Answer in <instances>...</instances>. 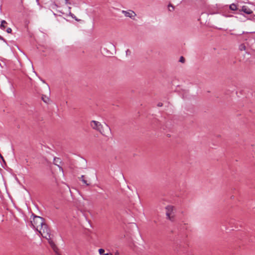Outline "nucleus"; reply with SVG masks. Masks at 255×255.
<instances>
[{"instance_id":"obj_16","label":"nucleus","mask_w":255,"mask_h":255,"mask_svg":"<svg viewBox=\"0 0 255 255\" xmlns=\"http://www.w3.org/2000/svg\"><path fill=\"white\" fill-rule=\"evenodd\" d=\"M12 31V30L10 28H8L6 29V32L8 33H10Z\"/></svg>"},{"instance_id":"obj_1","label":"nucleus","mask_w":255,"mask_h":255,"mask_svg":"<svg viewBox=\"0 0 255 255\" xmlns=\"http://www.w3.org/2000/svg\"><path fill=\"white\" fill-rule=\"evenodd\" d=\"M31 224L33 228L38 231L43 238L46 239H50V230L45 223L43 218L39 216H33Z\"/></svg>"},{"instance_id":"obj_20","label":"nucleus","mask_w":255,"mask_h":255,"mask_svg":"<svg viewBox=\"0 0 255 255\" xmlns=\"http://www.w3.org/2000/svg\"><path fill=\"white\" fill-rule=\"evenodd\" d=\"M0 39L4 41V38L0 35Z\"/></svg>"},{"instance_id":"obj_5","label":"nucleus","mask_w":255,"mask_h":255,"mask_svg":"<svg viewBox=\"0 0 255 255\" xmlns=\"http://www.w3.org/2000/svg\"><path fill=\"white\" fill-rule=\"evenodd\" d=\"M61 163V160H60V159L59 158L55 157L54 158L53 163L55 165L58 166L59 168V170L60 171H61L62 173H63V170L62 167L59 165V164H60Z\"/></svg>"},{"instance_id":"obj_12","label":"nucleus","mask_w":255,"mask_h":255,"mask_svg":"<svg viewBox=\"0 0 255 255\" xmlns=\"http://www.w3.org/2000/svg\"><path fill=\"white\" fill-rule=\"evenodd\" d=\"M84 175H82L81 178L82 179V180L84 184H86L87 185H89V184L87 183V181L84 179Z\"/></svg>"},{"instance_id":"obj_14","label":"nucleus","mask_w":255,"mask_h":255,"mask_svg":"<svg viewBox=\"0 0 255 255\" xmlns=\"http://www.w3.org/2000/svg\"><path fill=\"white\" fill-rule=\"evenodd\" d=\"M179 61L181 63H184L185 62V59L183 56L180 57Z\"/></svg>"},{"instance_id":"obj_19","label":"nucleus","mask_w":255,"mask_h":255,"mask_svg":"<svg viewBox=\"0 0 255 255\" xmlns=\"http://www.w3.org/2000/svg\"><path fill=\"white\" fill-rule=\"evenodd\" d=\"M103 255H112V254L111 253H105Z\"/></svg>"},{"instance_id":"obj_9","label":"nucleus","mask_w":255,"mask_h":255,"mask_svg":"<svg viewBox=\"0 0 255 255\" xmlns=\"http://www.w3.org/2000/svg\"><path fill=\"white\" fill-rule=\"evenodd\" d=\"M7 24V22L5 20H3L1 21V24H0V28L4 30L6 27V24Z\"/></svg>"},{"instance_id":"obj_15","label":"nucleus","mask_w":255,"mask_h":255,"mask_svg":"<svg viewBox=\"0 0 255 255\" xmlns=\"http://www.w3.org/2000/svg\"><path fill=\"white\" fill-rule=\"evenodd\" d=\"M70 14H71V16L72 18H74L76 21H79L80 20L78 19V18H77L76 17V16L73 14H72V13H70Z\"/></svg>"},{"instance_id":"obj_13","label":"nucleus","mask_w":255,"mask_h":255,"mask_svg":"<svg viewBox=\"0 0 255 255\" xmlns=\"http://www.w3.org/2000/svg\"><path fill=\"white\" fill-rule=\"evenodd\" d=\"M99 252L101 255H103L105 254V250L104 249H100L99 250Z\"/></svg>"},{"instance_id":"obj_17","label":"nucleus","mask_w":255,"mask_h":255,"mask_svg":"<svg viewBox=\"0 0 255 255\" xmlns=\"http://www.w3.org/2000/svg\"><path fill=\"white\" fill-rule=\"evenodd\" d=\"M0 158L2 159V160L5 163L4 159L3 158V157L2 156V155L0 153Z\"/></svg>"},{"instance_id":"obj_4","label":"nucleus","mask_w":255,"mask_h":255,"mask_svg":"<svg viewBox=\"0 0 255 255\" xmlns=\"http://www.w3.org/2000/svg\"><path fill=\"white\" fill-rule=\"evenodd\" d=\"M122 12L127 17L132 18L136 15L135 13L132 10L125 11L123 10Z\"/></svg>"},{"instance_id":"obj_7","label":"nucleus","mask_w":255,"mask_h":255,"mask_svg":"<svg viewBox=\"0 0 255 255\" xmlns=\"http://www.w3.org/2000/svg\"><path fill=\"white\" fill-rule=\"evenodd\" d=\"M55 4L57 6H60L63 4H66L67 0H54Z\"/></svg>"},{"instance_id":"obj_22","label":"nucleus","mask_w":255,"mask_h":255,"mask_svg":"<svg viewBox=\"0 0 255 255\" xmlns=\"http://www.w3.org/2000/svg\"><path fill=\"white\" fill-rule=\"evenodd\" d=\"M48 91H49L50 89H49V87H48Z\"/></svg>"},{"instance_id":"obj_24","label":"nucleus","mask_w":255,"mask_h":255,"mask_svg":"<svg viewBox=\"0 0 255 255\" xmlns=\"http://www.w3.org/2000/svg\"><path fill=\"white\" fill-rule=\"evenodd\" d=\"M242 49H243V47L242 48H241V50H242Z\"/></svg>"},{"instance_id":"obj_3","label":"nucleus","mask_w":255,"mask_h":255,"mask_svg":"<svg viewBox=\"0 0 255 255\" xmlns=\"http://www.w3.org/2000/svg\"><path fill=\"white\" fill-rule=\"evenodd\" d=\"M166 215L168 219L172 220L174 217V207L172 206H167L166 208Z\"/></svg>"},{"instance_id":"obj_10","label":"nucleus","mask_w":255,"mask_h":255,"mask_svg":"<svg viewBox=\"0 0 255 255\" xmlns=\"http://www.w3.org/2000/svg\"><path fill=\"white\" fill-rule=\"evenodd\" d=\"M42 100L44 102L46 103H47L49 101V97L45 95H42Z\"/></svg>"},{"instance_id":"obj_23","label":"nucleus","mask_w":255,"mask_h":255,"mask_svg":"<svg viewBox=\"0 0 255 255\" xmlns=\"http://www.w3.org/2000/svg\"><path fill=\"white\" fill-rule=\"evenodd\" d=\"M242 49H243V47L242 48H241V50H242Z\"/></svg>"},{"instance_id":"obj_18","label":"nucleus","mask_w":255,"mask_h":255,"mask_svg":"<svg viewBox=\"0 0 255 255\" xmlns=\"http://www.w3.org/2000/svg\"><path fill=\"white\" fill-rule=\"evenodd\" d=\"M163 105L162 103H159L158 104H157V106L158 107H162Z\"/></svg>"},{"instance_id":"obj_21","label":"nucleus","mask_w":255,"mask_h":255,"mask_svg":"<svg viewBox=\"0 0 255 255\" xmlns=\"http://www.w3.org/2000/svg\"><path fill=\"white\" fill-rule=\"evenodd\" d=\"M241 46L243 47V49H245V46H244V45H242Z\"/></svg>"},{"instance_id":"obj_8","label":"nucleus","mask_w":255,"mask_h":255,"mask_svg":"<svg viewBox=\"0 0 255 255\" xmlns=\"http://www.w3.org/2000/svg\"><path fill=\"white\" fill-rule=\"evenodd\" d=\"M49 241V243L50 244L51 248L53 249V250L56 252L57 247H56L54 243L50 240V238L49 239H47Z\"/></svg>"},{"instance_id":"obj_2","label":"nucleus","mask_w":255,"mask_h":255,"mask_svg":"<svg viewBox=\"0 0 255 255\" xmlns=\"http://www.w3.org/2000/svg\"><path fill=\"white\" fill-rule=\"evenodd\" d=\"M90 126L93 129L99 131L103 135H105L103 130V125L99 122L92 121L90 123Z\"/></svg>"},{"instance_id":"obj_11","label":"nucleus","mask_w":255,"mask_h":255,"mask_svg":"<svg viewBox=\"0 0 255 255\" xmlns=\"http://www.w3.org/2000/svg\"><path fill=\"white\" fill-rule=\"evenodd\" d=\"M230 9L232 10H236L237 9V5L234 4V3L231 4L230 5Z\"/></svg>"},{"instance_id":"obj_6","label":"nucleus","mask_w":255,"mask_h":255,"mask_svg":"<svg viewBox=\"0 0 255 255\" xmlns=\"http://www.w3.org/2000/svg\"><path fill=\"white\" fill-rule=\"evenodd\" d=\"M241 10L248 14H250L253 13L252 10L246 5L243 6Z\"/></svg>"}]
</instances>
